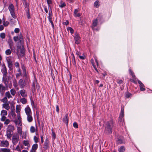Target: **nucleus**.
Returning <instances> with one entry per match:
<instances>
[{"label":"nucleus","mask_w":152,"mask_h":152,"mask_svg":"<svg viewBox=\"0 0 152 152\" xmlns=\"http://www.w3.org/2000/svg\"><path fill=\"white\" fill-rule=\"evenodd\" d=\"M114 126V122L113 120L107 121L105 124L104 133L107 134H111L112 129Z\"/></svg>","instance_id":"1"},{"label":"nucleus","mask_w":152,"mask_h":152,"mask_svg":"<svg viewBox=\"0 0 152 152\" xmlns=\"http://www.w3.org/2000/svg\"><path fill=\"white\" fill-rule=\"evenodd\" d=\"M14 129V126L9 125L6 131V135L8 139H10L11 137L13 134V130Z\"/></svg>","instance_id":"2"},{"label":"nucleus","mask_w":152,"mask_h":152,"mask_svg":"<svg viewBox=\"0 0 152 152\" xmlns=\"http://www.w3.org/2000/svg\"><path fill=\"white\" fill-rule=\"evenodd\" d=\"M8 8L12 17L14 19H16L17 18V16L15 15V8L13 4H9Z\"/></svg>","instance_id":"3"},{"label":"nucleus","mask_w":152,"mask_h":152,"mask_svg":"<svg viewBox=\"0 0 152 152\" xmlns=\"http://www.w3.org/2000/svg\"><path fill=\"white\" fill-rule=\"evenodd\" d=\"M19 136L17 134H14L12 136V140L13 145H15L19 140Z\"/></svg>","instance_id":"4"},{"label":"nucleus","mask_w":152,"mask_h":152,"mask_svg":"<svg viewBox=\"0 0 152 152\" xmlns=\"http://www.w3.org/2000/svg\"><path fill=\"white\" fill-rule=\"evenodd\" d=\"M21 68L23 72V77L25 78L26 80H28L29 78V76L27 74L26 67L23 64L21 65Z\"/></svg>","instance_id":"5"},{"label":"nucleus","mask_w":152,"mask_h":152,"mask_svg":"<svg viewBox=\"0 0 152 152\" xmlns=\"http://www.w3.org/2000/svg\"><path fill=\"white\" fill-rule=\"evenodd\" d=\"M75 43L76 44H79L81 42V38L79 34L77 32L75 33L74 36Z\"/></svg>","instance_id":"6"},{"label":"nucleus","mask_w":152,"mask_h":152,"mask_svg":"<svg viewBox=\"0 0 152 152\" xmlns=\"http://www.w3.org/2000/svg\"><path fill=\"white\" fill-rule=\"evenodd\" d=\"M117 139L116 141V143L118 144H124L125 143L123 138L121 136L118 135L117 136Z\"/></svg>","instance_id":"7"},{"label":"nucleus","mask_w":152,"mask_h":152,"mask_svg":"<svg viewBox=\"0 0 152 152\" xmlns=\"http://www.w3.org/2000/svg\"><path fill=\"white\" fill-rule=\"evenodd\" d=\"M1 72L3 74V79L4 78L7 77L8 73L6 68V67L4 64L3 65V67L1 70Z\"/></svg>","instance_id":"8"},{"label":"nucleus","mask_w":152,"mask_h":152,"mask_svg":"<svg viewBox=\"0 0 152 152\" xmlns=\"http://www.w3.org/2000/svg\"><path fill=\"white\" fill-rule=\"evenodd\" d=\"M18 85L21 88H23L25 87L26 83L25 81L22 79L19 80L18 81Z\"/></svg>","instance_id":"9"},{"label":"nucleus","mask_w":152,"mask_h":152,"mask_svg":"<svg viewBox=\"0 0 152 152\" xmlns=\"http://www.w3.org/2000/svg\"><path fill=\"white\" fill-rule=\"evenodd\" d=\"M49 148V141L48 139L46 138L45 140L44 144V147L43 148L45 151H46L47 149Z\"/></svg>","instance_id":"10"},{"label":"nucleus","mask_w":152,"mask_h":152,"mask_svg":"<svg viewBox=\"0 0 152 152\" xmlns=\"http://www.w3.org/2000/svg\"><path fill=\"white\" fill-rule=\"evenodd\" d=\"M7 60L8 64V67L9 68L10 71H12L13 69V63L11 59L8 58L7 59Z\"/></svg>","instance_id":"11"},{"label":"nucleus","mask_w":152,"mask_h":152,"mask_svg":"<svg viewBox=\"0 0 152 152\" xmlns=\"http://www.w3.org/2000/svg\"><path fill=\"white\" fill-rule=\"evenodd\" d=\"M79 11V9L75 10L73 15L75 17H79L82 14L81 13L78 12Z\"/></svg>","instance_id":"12"},{"label":"nucleus","mask_w":152,"mask_h":152,"mask_svg":"<svg viewBox=\"0 0 152 152\" xmlns=\"http://www.w3.org/2000/svg\"><path fill=\"white\" fill-rule=\"evenodd\" d=\"M25 111L27 115L32 114L31 109L28 106H27L25 108Z\"/></svg>","instance_id":"13"},{"label":"nucleus","mask_w":152,"mask_h":152,"mask_svg":"<svg viewBox=\"0 0 152 152\" xmlns=\"http://www.w3.org/2000/svg\"><path fill=\"white\" fill-rule=\"evenodd\" d=\"M63 121L65 123L66 125L67 126L68 125L69 122V117L68 114H66L64 117L63 119Z\"/></svg>","instance_id":"14"},{"label":"nucleus","mask_w":152,"mask_h":152,"mask_svg":"<svg viewBox=\"0 0 152 152\" xmlns=\"http://www.w3.org/2000/svg\"><path fill=\"white\" fill-rule=\"evenodd\" d=\"M38 148V144L37 143H35L33 144L31 150L30 152H36V150Z\"/></svg>","instance_id":"15"},{"label":"nucleus","mask_w":152,"mask_h":152,"mask_svg":"<svg viewBox=\"0 0 152 152\" xmlns=\"http://www.w3.org/2000/svg\"><path fill=\"white\" fill-rule=\"evenodd\" d=\"M20 93L22 97H26L27 94L26 91L24 89H22L20 91Z\"/></svg>","instance_id":"16"},{"label":"nucleus","mask_w":152,"mask_h":152,"mask_svg":"<svg viewBox=\"0 0 152 152\" xmlns=\"http://www.w3.org/2000/svg\"><path fill=\"white\" fill-rule=\"evenodd\" d=\"M22 46H23V48H24V46L23 45H21L19 44V42H18L16 49V52L18 55V53H19L20 50L22 49Z\"/></svg>","instance_id":"17"},{"label":"nucleus","mask_w":152,"mask_h":152,"mask_svg":"<svg viewBox=\"0 0 152 152\" xmlns=\"http://www.w3.org/2000/svg\"><path fill=\"white\" fill-rule=\"evenodd\" d=\"M124 107H121V111L120 114L119 118L122 120L123 117L124 116Z\"/></svg>","instance_id":"18"},{"label":"nucleus","mask_w":152,"mask_h":152,"mask_svg":"<svg viewBox=\"0 0 152 152\" xmlns=\"http://www.w3.org/2000/svg\"><path fill=\"white\" fill-rule=\"evenodd\" d=\"M1 146L4 147H7L9 145V143L7 140L2 141L1 142Z\"/></svg>","instance_id":"19"},{"label":"nucleus","mask_w":152,"mask_h":152,"mask_svg":"<svg viewBox=\"0 0 152 152\" xmlns=\"http://www.w3.org/2000/svg\"><path fill=\"white\" fill-rule=\"evenodd\" d=\"M129 73L130 75H131L133 79H136V77L134 75V74L132 70V69H130L129 70Z\"/></svg>","instance_id":"20"},{"label":"nucleus","mask_w":152,"mask_h":152,"mask_svg":"<svg viewBox=\"0 0 152 152\" xmlns=\"http://www.w3.org/2000/svg\"><path fill=\"white\" fill-rule=\"evenodd\" d=\"M98 23V20L97 19H96L94 20L92 23V28H94V27L96 26L97 25Z\"/></svg>","instance_id":"21"},{"label":"nucleus","mask_w":152,"mask_h":152,"mask_svg":"<svg viewBox=\"0 0 152 152\" xmlns=\"http://www.w3.org/2000/svg\"><path fill=\"white\" fill-rule=\"evenodd\" d=\"M25 50L24 48H23V46H22V48L21 50H20V56L22 57H23L25 55Z\"/></svg>","instance_id":"22"},{"label":"nucleus","mask_w":152,"mask_h":152,"mask_svg":"<svg viewBox=\"0 0 152 152\" xmlns=\"http://www.w3.org/2000/svg\"><path fill=\"white\" fill-rule=\"evenodd\" d=\"M27 116V121L29 122H32L33 119L31 115H28Z\"/></svg>","instance_id":"23"},{"label":"nucleus","mask_w":152,"mask_h":152,"mask_svg":"<svg viewBox=\"0 0 152 152\" xmlns=\"http://www.w3.org/2000/svg\"><path fill=\"white\" fill-rule=\"evenodd\" d=\"M8 44L10 49H12V46L13 45V43L12 39H10L8 41Z\"/></svg>","instance_id":"24"},{"label":"nucleus","mask_w":152,"mask_h":152,"mask_svg":"<svg viewBox=\"0 0 152 152\" xmlns=\"http://www.w3.org/2000/svg\"><path fill=\"white\" fill-rule=\"evenodd\" d=\"M25 98V97H23L20 100V102L23 104H25L27 102V100Z\"/></svg>","instance_id":"25"},{"label":"nucleus","mask_w":152,"mask_h":152,"mask_svg":"<svg viewBox=\"0 0 152 152\" xmlns=\"http://www.w3.org/2000/svg\"><path fill=\"white\" fill-rule=\"evenodd\" d=\"M26 12V16L28 19H30L31 18L29 10H25Z\"/></svg>","instance_id":"26"},{"label":"nucleus","mask_w":152,"mask_h":152,"mask_svg":"<svg viewBox=\"0 0 152 152\" xmlns=\"http://www.w3.org/2000/svg\"><path fill=\"white\" fill-rule=\"evenodd\" d=\"M125 150V148L124 146H121L118 148V151L119 152H124Z\"/></svg>","instance_id":"27"},{"label":"nucleus","mask_w":152,"mask_h":152,"mask_svg":"<svg viewBox=\"0 0 152 152\" xmlns=\"http://www.w3.org/2000/svg\"><path fill=\"white\" fill-rule=\"evenodd\" d=\"M3 107L7 110L10 109V107L9 104L8 103L4 104H3Z\"/></svg>","instance_id":"28"},{"label":"nucleus","mask_w":152,"mask_h":152,"mask_svg":"<svg viewBox=\"0 0 152 152\" xmlns=\"http://www.w3.org/2000/svg\"><path fill=\"white\" fill-rule=\"evenodd\" d=\"M94 6L95 7L97 8H98L99 7V0H97L94 2Z\"/></svg>","instance_id":"29"},{"label":"nucleus","mask_w":152,"mask_h":152,"mask_svg":"<svg viewBox=\"0 0 152 152\" xmlns=\"http://www.w3.org/2000/svg\"><path fill=\"white\" fill-rule=\"evenodd\" d=\"M72 63L74 66H76V63L75 60V57L73 54L72 55Z\"/></svg>","instance_id":"30"},{"label":"nucleus","mask_w":152,"mask_h":152,"mask_svg":"<svg viewBox=\"0 0 152 152\" xmlns=\"http://www.w3.org/2000/svg\"><path fill=\"white\" fill-rule=\"evenodd\" d=\"M25 10H29V4L28 3H27V2L25 3Z\"/></svg>","instance_id":"31"},{"label":"nucleus","mask_w":152,"mask_h":152,"mask_svg":"<svg viewBox=\"0 0 152 152\" xmlns=\"http://www.w3.org/2000/svg\"><path fill=\"white\" fill-rule=\"evenodd\" d=\"M7 114V113L6 110H2L1 112V115H6Z\"/></svg>","instance_id":"32"},{"label":"nucleus","mask_w":152,"mask_h":152,"mask_svg":"<svg viewBox=\"0 0 152 152\" xmlns=\"http://www.w3.org/2000/svg\"><path fill=\"white\" fill-rule=\"evenodd\" d=\"M67 29L68 31H69L70 33L71 34H73L74 33V30L72 28L70 27H68L67 28Z\"/></svg>","instance_id":"33"},{"label":"nucleus","mask_w":152,"mask_h":152,"mask_svg":"<svg viewBox=\"0 0 152 152\" xmlns=\"http://www.w3.org/2000/svg\"><path fill=\"white\" fill-rule=\"evenodd\" d=\"M13 85L15 88H17L18 87V84L17 81L16 80H15L13 82Z\"/></svg>","instance_id":"34"},{"label":"nucleus","mask_w":152,"mask_h":152,"mask_svg":"<svg viewBox=\"0 0 152 152\" xmlns=\"http://www.w3.org/2000/svg\"><path fill=\"white\" fill-rule=\"evenodd\" d=\"M1 150L3 152H10V149L6 148H1Z\"/></svg>","instance_id":"35"},{"label":"nucleus","mask_w":152,"mask_h":152,"mask_svg":"<svg viewBox=\"0 0 152 152\" xmlns=\"http://www.w3.org/2000/svg\"><path fill=\"white\" fill-rule=\"evenodd\" d=\"M132 95V94L129 92H126L125 94V96L126 98H129Z\"/></svg>","instance_id":"36"},{"label":"nucleus","mask_w":152,"mask_h":152,"mask_svg":"<svg viewBox=\"0 0 152 152\" xmlns=\"http://www.w3.org/2000/svg\"><path fill=\"white\" fill-rule=\"evenodd\" d=\"M9 23L8 21H5V19H4V20L3 21V24L4 26H8Z\"/></svg>","instance_id":"37"},{"label":"nucleus","mask_w":152,"mask_h":152,"mask_svg":"<svg viewBox=\"0 0 152 152\" xmlns=\"http://www.w3.org/2000/svg\"><path fill=\"white\" fill-rule=\"evenodd\" d=\"M30 131L31 133H34L35 131V127L33 126H31L30 128Z\"/></svg>","instance_id":"38"},{"label":"nucleus","mask_w":152,"mask_h":152,"mask_svg":"<svg viewBox=\"0 0 152 152\" xmlns=\"http://www.w3.org/2000/svg\"><path fill=\"white\" fill-rule=\"evenodd\" d=\"M5 95L6 97H7L9 99L12 97L9 91H8L5 93Z\"/></svg>","instance_id":"39"},{"label":"nucleus","mask_w":152,"mask_h":152,"mask_svg":"<svg viewBox=\"0 0 152 152\" xmlns=\"http://www.w3.org/2000/svg\"><path fill=\"white\" fill-rule=\"evenodd\" d=\"M66 6V4L64 2H61L60 4L59 5V7L61 8L65 7Z\"/></svg>","instance_id":"40"},{"label":"nucleus","mask_w":152,"mask_h":152,"mask_svg":"<svg viewBox=\"0 0 152 152\" xmlns=\"http://www.w3.org/2000/svg\"><path fill=\"white\" fill-rule=\"evenodd\" d=\"M53 16V12L52 9H50V11L49 12L48 14V18H52Z\"/></svg>","instance_id":"41"},{"label":"nucleus","mask_w":152,"mask_h":152,"mask_svg":"<svg viewBox=\"0 0 152 152\" xmlns=\"http://www.w3.org/2000/svg\"><path fill=\"white\" fill-rule=\"evenodd\" d=\"M11 53V50L9 49H7L5 51V54L7 55H10Z\"/></svg>","instance_id":"42"},{"label":"nucleus","mask_w":152,"mask_h":152,"mask_svg":"<svg viewBox=\"0 0 152 152\" xmlns=\"http://www.w3.org/2000/svg\"><path fill=\"white\" fill-rule=\"evenodd\" d=\"M51 77L53 80H54L55 79V74L54 73L53 70H51Z\"/></svg>","instance_id":"43"},{"label":"nucleus","mask_w":152,"mask_h":152,"mask_svg":"<svg viewBox=\"0 0 152 152\" xmlns=\"http://www.w3.org/2000/svg\"><path fill=\"white\" fill-rule=\"evenodd\" d=\"M34 140L35 142L37 143L39 141L38 138L35 136L34 137Z\"/></svg>","instance_id":"44"},{"label":"nucleus","mask_w":152,"mask_h":152,"mask_svg":"<svg viewBox=\"0 0 152 152\" xmlns=\"http://www.w3.org/2000/svg\"><path fill=\"white\" fill-rule=\"evenodd\" d=\"M20 112V109L18 105H17L16 106V112L17 113H19Z\"/></svg>","instance_id":"45"},{"label":"nucleus","mask_w":152,"mask_h":152,"mask_svg":"<svg viewBox=\"0 0 152 152\" xmlns=\"http://www.w3.org/2000/svg\"><path fill=\"white\" fill-rule=\"evenodd\" d=\"M145 87L144 85H142V86L141 85H140V90L141 91H144L145 90V88H144Z\"/></svg>","instance_id":"46"},{"label":"nucleus","mask_w":152,"mask_h":152,"mask_svg":"<svg viewBox=\"0 0 152 152\" xmlns=\"http://www.w3.org/2000/svg\"><path fill=\"white\" fill-rule=\"evenodd\" d=\"M8 101L7 99V97H5L4 98H3V99H2L1 100V101L4 103H6Z\"/></svg>","instance_id":"47"},{"label":"nucleus","mask_w":152,"mask_h":152,"mask_svg":"<svg viewBox=\"0 0 152 152\" xmlns=\"http://www.w3.org/2000/svg\"><path fill=\"white\" fill-rule=\"evenodd\" d=\"M11 93L13 96H14L16 93L15 90L13 89H12L10 90Z\"/></svg>","instance_id":"48"},{"label":"nucleus","mask_w":152,"mask_h":152,"mask_svg":"<svg viewBox=\"0 0 152 152\" xmlns=\"http://www.w3.org/2000/svg\"><path fill=\"white\" fill-rule=\"evenodd\" d=\"M0 37L2 39H4L5 37V34L4 33H2L0 34Z\"/></svg>","instance_id":"49"},{"label":"nucleus","mask_w":152,"mask_h":152,"mask_svg":"<svg viewBox=\"0 0 152 152\" xmlns=\"http://www.w3.org/2000/svg\"><path fill=\"white\" fill-rule=\"evenodd\" d=\"M3 81H4V83L5 84V85L7 86V84L8 83V81L7 80V79L6 77L5 78H4V80L3 79Z\"/></svg>","instance_id":"50"},{"label":"nucleus","mask_w":152,"mask_h":152,"mask_svg":"<svg viewBox=\"0 0 152 152\" xmlns=\"http://www.w3.org/2000/svg\"><path fill=\"white\" fill-rule=\"evenodd\" d=\"M73 127L75 128H78V125L77 124L76 122H75L73 124Z\"/></svg>","instance_id":"51"},{"label":"nucleus","mask_w":152,"mask_h":152,"mask_svg":"<svg viewBox=\"0 0 152 152\" xmlns=\"http://www.w3.org/2000/svg\"><path fill=\"white\" fill-rule=\"evenodd\" d=\"M2 117L1 118V120L2 121H5L6 119V117L4 115H1Z\"/></svg>","instance_id":"52"},{"label":"nucleus","mask_w":152,"mask_h":152,"mask_svg":"<svg viewBox=\"0 0 152 152\" xmlns=\"http://www.w3.org/2000/svg\"><path fill=\"white\" fill-rule=\"evenodd\" d=\"M23 143L25 146H28L29 144V142L28 141L24 140Z\"/></svg>","instance_id":"53"},{"label":"nucleus","mask_w":152,"mask_h":152,"mask_svg":"<svg viewBox=\"0 0 152 152\" xmlns=\"http://www.w3.org/2000/svg\"><path fill=\"white\" fill-rule=\"evenodd\" d=\"M124 83V82L123 80H117V83L118 84H123Z\"/></svg>","instance_id":"54"},{"label":"nucleus","mask_w":152,"mask_h":152,"mask_svg":"<svg viewBox=\"0 0 152 152\" xmlns=\"http://www.w3.org/2000/svg\"><path fill=\"white\" fill-rule=\"evenodd\" d=\"M6 90V87L3 86H2L1 89V92H4Z\"/></svg>","instance_id":"55"},{"label":"nucleus","mask_w":152,"mask_h":152,"mask_svg":"<svg viewBox=\"0 0 152 152\" xmlns=\"http://www.w3.org/2000/svg\"><path fill=\"white\" fill-rule=\"evenodd\" d=\"M10 121L8 119H6L4 122V124L7 125L10 123Z\"/></svg>","instance_id":"56"},{"label":"nucleus","mask_w":152,"mask_h":152,"mask_svg":"<svg viewBox=\"0 0 152 152\" xmlns=\"http://www.w3.org/2000/svg\"><path fill=\"white\" fill-rule=\"evenodd\" d=\"M13 39L15 42L19 40V37L18 36H15L13 37Z\"/></svg>","instance_id":"57"},{"label":"nucleus","mask_w":152,"mask_h":152,"mask_svg":"<svg viewBox=\"0 0 152 152\" xmlns=\"http://www.w3.org/2000/svg\"><path fill=\"white\" fill-rule=\"evenodd\" d=\"M18 132L20 134H22V129L20 128L19 127H18Z\"/></svg>","instance_id":"58"},{"label":"nucleus","mask_w":152,"mask_h":152,"mask_svg":"<svg viewBox=\"0 0 152 152\" xmlns=\"http://www.w3.org/2000/svg\"><path fill=\"white\" fill-rule=\"evenodd\" d=\"M20 30L19 28H15L14 31L15 33H17L19 32Z\"/></svg>","instance_id":"59"},{"label":"nucleus","mask_w":152,"mask_h":152,"mask_svg":"<svg viewBox=\"0 0 152 152\" xmlns=\"http://www.w3.org/2000/svg\"><path fill=\"white\" fill-rule=\"evenodd\" d=\"M47 2L48 4H50L52 3V0H47Z\"/></svg>","instance_id":"60"},{"label":"nucleus","mask_w":152,"mask_h":152,"mask_svg":"<svg viewBox=\"0 0 152 152\" xmlns=\"http://www.w3.org/2000/svg\"><path fill=\"white\" fill-rule=\"evenodd\" d=\"M52 137L54 138V139H55L56 138V135L55 133L52 132Z\"/></svg>","instance_id":"61"},{"label":"nucleus","mask_w":152,"mask_h":152,"mask_svg":"<svg viewBox=\"0 0 152 152\" xmlns=\"http://www.w3.org/2000/svg\"><path fill=\"white\" fill-rule=\"evenodd\" d=\"M22 73L21 72H19L18 73H17L16 74V76L17 78L18 77L20 76L21 75Z\"/></svg>","instance_id":"62"},{"label":"nucleus","mask_w":152,"mask_h":152,"mask_svg":"<svg viewBox=\"0 0 152 152\" xmlns=\"http://www.w3.org/2000/svg\"><path fill=\"white\" fill-rule=\"evenodd\" d=\"M15 65L16 67H19V64L18 62H15Z\"/></svg>","instance_id":"63"},{"label":"nucleus","mask_w":152,"mask_h":152,"mask_svg":"<svg viewBox=\"0 0 152 152\" xmlns=\"http://www.w3.org/2000/svg\"><path fill=\"white\" fill-rule=\"evenodd\" d=\"M19 41L18 42H19V44H20L21 45H22L23 44V39H19Z\"/></svg>","instance_id":"64"}]
</instances>
